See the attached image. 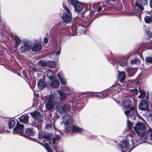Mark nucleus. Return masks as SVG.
<instances>
[{"mask_svg": "<svg viewBox=\"0 0 152 152\" xmlns=\"http://www.w3.org/2000/svg\"><path fill=\"white\" fill-rule=\"evenodd\" d=\"M72 5L75 8V11L79 13L84 14L87 10L84 8L83 4L76 0H71Z\"/></svg>", "mask_w": 152, "mask_h": 152, "instance_id": "obj_1", "label": "nucleus"}, {"mask_svg": "<svg viewBox=\"0 0 152 152\" xmlns=\"http://www.w3.org/2000/svg\"><path fill=\"white\" fill-rule=\"evenodd\" d=\"M63 8L66 10L68 14L64 13L62 16V18L66 23H69L72 20V15L69 9L63 5Z\"/></svg>", "mask_w": 152, "mask_h": 152, "instance_id": "obj_2", "label": "nucleus"}, {"mask_svg": "<svg viewBox=\"0 0 152 152\" xmlns=\"http://www.w3.org/2000/svg\"><path fill=\"white\" fill-rule=\"evenodd\" d=\"M130 142L131 143H129V145L127 144L126 142L124 141H122L120 142L119 144L121 147L122 148H126V151H124V150L122 152H125L126 151L130 150L129 152L132 149L133 145V139L132 138L131 139Z\"/></svg>", "mask_w": 152, "mask_h": 152, "instance_id": "obj_3", "label": "nucleus"}, {"mask_svg": "<svg viewBox=\"0 0 152 152\" xmlns=\"http://www.w3.org/2000/svg\"><path fill=\"white\" fill-rule=\"evenodd\" d=\"M54 97L51 96L50 98L46 99L45 102L46 108L49 110H52L55 106L54 103L53 101Z\"/></svg>", "mask_w": 152, "mask_h": 152, "instance_id": "obj_4", "label": "nucleus"}, {"mask_svg": "<svg viewBox=\"0 0 152 152\" xmlns=\"http://www.w3.org/2000/svg\"><path fill=\"white\" fill-rule=\"evenodd\" d=\"M145 128V124L142 123L138 122L136 124L133 126V129L135 132L139 135V133L144 130Z\"/></svg>", "mask_w": 152, "mask_h": 152, "instance_id": "obj_5", "label": "nucleus"}, {"mask_svg": "<svg viewBox=\"0 0 152 152\" xmlns=\"http://www.w3.org/2000/svg\"><path fill=\"white\" fill-rule=\"evenodd\" d=\"M126 115L132 119L134 120L136 118V115L137 114L136 110L134 107H132L130 110L125 111Z\"/></svg>", "mask_w": 152, "mask_h": 152, "instance_id": "obj_6", "label": "nucleus"}, {"mask_svg": "<svg viewBox=\"0 0 152 152\" xmlns=\"http://www.w3.org/2000/svg\"><path fill=\"white\" fill-rule=\"evenodd\" d=\"M32 44L31 43L25 42H23V44L21 46L20 50L22 52H23L27 50H29L31 49Z\"/></svg>", "mask_w": 152, "mask_h": 152, "instance_id": "obj_7", "label": "nucleus"}, {"mask_svg": "<svg viewBox=\"0 0 152 152\" xmlns=\"http://www.w3.org/2000/svg\"><path fill=\"white\" fill-rule=\"evenodd\" d=\"M57 108L59 112L63 114H66L68 110V108L67 104H62L57 107Z\"/></svg>", "mask_w": 152, "mask_h": 152, "instance_id": "obj_8", "label": "nucleus"}, {"mask_svg": "<svg viewBox=\"0 0 152 152\" xmlns=\"http://www.w3.org/2000/svg\"><path fill=\"white\" fill-rule=\"evenodd\" d=\"M24 125L20 124H17L14 128L13 132L15 134H20V135L23 133Z\"/></svg>", "mask_w": 152, "mask_h": 152, "instance_id": "obj_9", "label": "nucleus"}, {"mask_svg": "<svg viewBox=\"0 0 152 152\" xmlns=\"http://www.w3.org/2000/svg\"><path fill=\"white\" fill-rule=\"evenodd\" d=\"M71 90L70 88H68L66 87L64 88V91L66 92V93L63 92L61 90H58L57 92L60 95V99L62 100L67 96V94H69L71 93Z\"/></svg>", "mask_w": 152, "mask_h": 152, "instance_id": "obj_10", "label": "nucleus"}, {"mask_svg": "<svg viewBox=\"0 0 152 152\" xmlns=\"http://www.w3.org/2000/svg\"><path fill=\"white\" fill-rule=\"evenodd\" d=\"M62 120L64 124L65 125H68L72 122V120L71 116L68 114H66L63 116Z\"/></svg>", "mask_w": 152, "mask_h": 152, "instance_id": "obj_11", "label": "nucleus"}, {"mask_svg": "<svg viewBox=\"0 0 152 152\" xmlns=\"http://www.w3.org/2000/svg\"><path fill=\"white\" fill-rule=\"evenodd\" d=\"M139 108L142 110H145L148 107V104L147 102L145 100H142L140 102L139 105Z\"/></svg>", "mask_w": 152, "mask_h": 152, "instance_id": "obj_12", "label": "nucleus"}, {"mask_svg": "<svg viewBox=\"0 0 152 152\" xmlns=\"http://www.w3.org/2000/svg\"><path fill=\"white\" fill-rule=\"evenodd\" d=\"M42 48V46L41 44L39 43H36L32 47V46H31V49L34 52H37L41 50Z\"/></svg>", "mask_w": 152, "mask_h": 152, "instance_id": "obj_13", "label": "nucleus"}, {"mask_svg": "<svg viewBox=\"0 0 152 152\" xmlns=\"http://www.w3.org/2000/svg\"><path fill=\"white\" fill-rule=\"evenodd\" d=\"M29 117L27 115H23L19 118V119L21 122L25 124L28 123Z\"/></svg>", "mask_w": 152, "mask_h": 152, "instance_id": "obj_14", "label": "nucleus"}, {"mask_svg": "<svg viewBox=\"0 0 152 152\" xmlns=\"http://www.w3.org/2000/svg\"><path fill=\"white\" fill-rule=\"evenodd\" d=\"M110 1V0H107L106 1L103 2V6L99 7L97 9V11L99 12L101 11H105V7L106 6L107 4H109V2Z\"/></svg>", "mask_w": 152, "mask_h": 152, "instance_id": "obj_15", "label": "nucleus"}, {"mask_svg": "<svg viewBox=\"0 0 152 152\" xmlns=\"http://www.w3.org/2000/svg\"><path fill=\"white\" fill-rule=\"evenodd\" d=\"M122 105L123 107L128 108L131 106L132 103L130 99H126L123 101Z\"/></svg>", "mask_w": 152, "mask_h": 152, "instance_id": "obj_16", "label": "nucleus"}, {"mask_svg": "<svg viewBox=\"0 0 152 152\" xmlns=\"http://www.w3.org/2000/svg\"><path fill=\"white\" fill-rule=\"evenodd\" d=\"M126 77V73L124 72H118V78L121 83L123 82L125 79Z\"/></svg>", "mask_w": 152, "mask_h": 152, "instance_id": "obj_17", "label": "nucleus"}, {"mask_svg": "<svg viewBox=\"0 0 152 152\" xmlns=\"http://www.w3.org/2000/svg\"><path fill=\"white\" fill-rule=\"evenodd\" d=\"M57 75L60 79L61 84L62 85H66L67 82L66 80L63 77L62 74L61 73H58Z\"/></svg>", "mask_w": 152, "mask_h": 152, "instance_id": "obj_18", "label": "nucleus"}, {"mask_svg": "<svg viewBox=\"0 0 152 152\" xmlns=\"http://www.w3.org/2000/svg\"><path fill=\"white\" fill-rule=\"evenodd\" d=\"M71 129L73 132L78 133H81L83 130V129L75 126H73Z\"/></svg>", "mask_w": 152, "mask_h": 152, "instance_id": "obj_19", "label": "nucleus"}, {"mask_svg": "<svg viewBox=\"0 0 152 152\" xmlns=\"http://www.w3.org/2000/svg\"><path fill=\"white\" fill-rule=\"evenodd\" d=\"M51 86L53 88H58L60 85V83L57 80H54L50 83Z\"/></svg>", "mask_w": 152, "mask_h": 152, "instance_id": "obj_20", "label": "nucleus"}, {"mask_svg": "<svg viewBox=\"0 0 152 152\" xmlns=\"http://www.w3.org/2000/svg\"><path fill=\"white\" fill-rule=\"evenodd\" d=\"M25 134L28 137H30L34 135V133L32 129H28L26 131Z\"/></svg>", "mask_w": 152, "mask_h": 152, "instance_id": "obj_21", "label": "nucleus"}, {"mask_svg": "<svg viewBox=\"0 0 152 152\" xmlns=\"http://www.w3.org/2000/svg\"><path fill=\"white\" fill-rule=\"evenodd\" d=\"M48 77L50 80H52L55 77V75L51 71H49L47 73Z\"/></svg>", "mask_w": 152, "mask_h": 152, "instance_id": "obj_22", "label": "nucleus"}, {"mask_svg": "<svg viewBox=\"0 0 152 152\" xmlns=\"http://www.w3.org/2000/svg\"><path fill=\"white\" fill-rule=\"evenodd\" d=\"M31 114L35 119H37L38 118H39L40 115V113L36 111H34L31 113Z\"/></svg>", "mask_w": 152, "mask_h": 152, "instance_id": "obj_23", "label": "nucleus"}, {"mask_svg": "<svg viewBox=\"0 0 152 152\" xmlns=\"http://www.w3.org/2000/svg\"><path fill=\"white\" fill-rule=\"evenodd\" d=\"M135 4L136 7H137V9H138V12H141L143 10V7L140 5V4L137 2H136Z\"/></svg>", "mask_w": 152, "mask_h": 152, "instance_id": "obj_24", "label": "nucleus"}, {"mask_svg": "<svg viewBox=\"0 0 152 152\" xmlns=\"http://www.w3.org/2000/svg\"><path fill=\"white\" fill-rule=\"evenodd\" d=\"M15 124V121L14 120L10 121L8 122V127L10 129L12 128Z\"/></svg>", "mask_w": 152, "mask_h": 152, "instance_id": "obj_25", "label": "nucleus"}, {"mask_svg": "<svg viewBox=\"0 0 152 152\" xmlns=\"http://www.w3.org/2000/svg\"><path fill=\"white\" fill-rule=\"evenodd\" d=\"M37 85L39 88L42 89L45 86V84L42 80H40L38 83Z\"/></svg>", "mask_w": 152, "mask_h": 152, "instance_id": "obj_26", "label": "nucleus"}, {"mask_svg": "<svg viewBox=\"0 0 152 152\" xmlns=\"http://www.w3.org/2000/svg\"><path fill=\"white\" fill-rule=\"evenodd\" d=\"M140 95L138 96V98H143L145 97L146 95L145 92L144 91L142 90H140Z\"/></svg>", "mask_w": 152, "mask_h": 152, "instance_id": "obj_27", "label": "nucleus"}, {"mask_svg": "<svg viewBox=\"0 0 152 152\" xmlns=\"http://www.w3.org/2000/svg\"><path fill=\"white\" fill-rule=\"evenodd\" d=\"M61 139L60 136L59 135H56L53 138V143L55 144L56 143V141L60 140Z\"/></svg>", "mask_w": 152, "mask_h": 152, "instance_id": "obj_28", "label": "nucleus"}, {"mask_svg": "<svg viewBox=\"0 0 152 152\" xmlns=\"http://www.w3.org/2000/svg\"><path fill=\"white\" fill-rule=\"evenodd\" d=\"M15 39L16 45L18 46L21 42V40L18 36H16L15 37Z\"/></svg>", "mask_w": 152, "mask_h": 152, "instance_id": "obj_29", "label": "nucleus"}, {"mask_svg": "<svg viewBox=\"0 0 152 152\" xmlns=\"http://www.w3.org/2000/svg\"><path fill=\"white\" fill-rule=\"evenodd\" d=\"M78 29L81 31V32L82 34L85 33L86 31V28L83 27L82 25H81L79 26Z\"/></svg>", "mask_w": 152, "mask_h": 152, "instance_id": "obj_30", "label": "nucleus"}, {"mask_svg": "<svg viewBox=\"0 0 152 152\" xmlns=\"http://www.w3.org/2000/svg\"><path fill=\"white\" fill-rule=\"evenodd\" d=\"M130 62L132 64H138L140 63V61L138 59H135L134 60H132Z\"/></svg>", "mask_w": 152, "mask_h": 152, "instance_id": "obj_31", "label": "nucleus"}, {"mask_svg": "<svg viewBox=\"0 0 152 152\" xmlns=\"http://www.w3.org/2000/svg\"><path fill=\"white\" fill-rule=\"evenodd\" d=\"M145 20L147 23H149L151 22L152 19L151 17L149 16H146L145 17Z\"/></svg>", "mask_w": 152, "mask_h": 152, "instance_id": "obj_32", "label": "nucleus"}, {"mask_svg": "<svg viewBox=\"0 0 152 152\" xmlns=\"http://www.w3.org/2000/svg\"><path fill=\"white\" fill-rule=\"evenodd\" d=\"M43 146H44L45 148L48 152H53L48 145L47 143H45L44 145H43Z\"/></svg>", "mask_w": 152, "mask_h": 152, "instance_id": "obj_33", "label": "nucleus"}, {"mask_svg": "<svg viewBox=\"0 0 152 152\" xmlns=\"http://www.w3.org/2000/svg\"><path fill=\"white\" fill-rule=\"evenodd\" d=\"M119 64L122 66H125L126 64V59H124L121 61H120L119 62Z\"/></svg>", "mask_w": 152, "mask_h": 152, "instance_id": "obj_34", "label": "nucleus"}, {"mask_svg": "<svg viewBox=\"0 0 152 152\" xmlns=\"http://www.w3.org/2000/svg\"><path fill=\"white\" fill-rule=\"evenodd\" d=\"M145 61L146 62L152 63V57H147L145 58Z\"/></svg>", "mask_w": 152, "mask_h": 152, "instance_id": "obj_35", "label": "nucleus"}, {"mask_svg": "<svg viewBox=\"0 0 152 152\" xmlns=\"http://www.w3.org/2000/svg\"><path fill=\"white\" fill-rule=\"evenodd\" d=\"M53 148L55 150L56 152H63L62 149L58 147L54 146Z\"/></svg>", "mask_w": 152, "mask_h": 152, "instance_id": "obj_36", "label": "nucleus"}, {"mask_svg": "<svg viewBox=\"0 0 152 152\" xmlns=\"http://www.w3.org/2000/svg\"><path fill=\"white\" fill-rule=\"evenodd\" d=\"M146 27H145V28H144V30L146 32L147 34L148 35V36L149 37H152V34L150 31H148L147 29L145 28Z\"/></svg>", "mask_w": 152, "mask_h": 152, "instance_id": "obj_37", "label": "nucleus"}, {"mask_svg": "<svg viewBox=\"0 0 152 152\" xmlns=\"http://www.w3.org/2000/svg\"><path fill=\"white\" fill-rule=\"evenodd\" d=\"M127 124L128 128L129 129H132V126L133 125L132 123L130 122L129 120L127 121Z\"/></svg>", "mask_w": 152, "mask_h": 152, "instance_id": "obj_38", "label": "nucleus"}, {"mask_svg": "<svg viewBox=\"0 0 152 152\" xmlns=\"http://www.w3.org/2000/svg\"><path fill=\"white\" fill-rule=\"evenodd\" d=\"M148 133L150 135V137L151 140H152V129H149L148 132Z\"/></svg>", "mask_w": 152, "mask_h": 152, "instance_id": "obj_39", "label": "nucleus"}, {"mask_svg": "<svg viewBox=\"0 0 152 152\" xmlns=\"http://www.w3.org/2000/svg\"><path fill=\"white\" fill-rule=\"evenodd\" d=\"M148 0H140V1L142 4L145 5L147 4Z\"/></svg>", "mask_w": 152, "mask_h": 152, "instance_id": "obj_40", "label": "nucleus"}, {"mask_svg": "<svg viewBox=\"0 0 152 152\" xmlns=\"http://www.w3.org/2000/svg\"><path fill=\"white\" fill-rule=\"evenodd\" d=\"M52 137V134H48L44 136V137L48 140L51 139Z\"/></svg>", "mask_w": 152, "mask_h": 152, "instance_id": "obj_41", "label": "nucleus"}, {"mask_svg": "<svg viewBox=\"0 0 152 152\" xmlns=\"http://www.w3.org/2000/svg\"><path fill=\"white\" fill-rule=\"evenodd\" d=\"M39 63L41 65L43 66H45L46 65V63L44 61H40Z\"/></svg>", "mask_w": 152, "mask_h": 152, "instance_id": "obj_42", "label": "nucleus"}, {"mask_svg": "<svg viewBox=\"0 0 152 152\" xmlns=\"http://www.w3.org/2000/svg\"><path fill=\"white\" fill-rule=\"evenodd\" d=\"M132 91L134 93V94H137V93H138V90L137 89H132Z\"/></svg>", "mask_w": 152, "mask_h": 152, "instance_id": "obj_43", "label": "nucleus"}, {"mask_svg": "<svg viewBox=\"0 0 152 152\" xmlns=\"http://www.w3.org/2000/svg\"><path fill=\"white\" fill-rule=\"evenodd\" d=\"M56 64L54 62H52V65H50V67L52 68L54 67L55 66Z\"/></svg>", "mask_w": 152, "mask_h": 152, "instance_id": "obj_44", "label": "nucleus"}, {"mask_svg": "<svg viewBox=\"0 0 152 152\" xmlns=\"http://www.w3.org/2000/svg\"><path fill=\"white\" fill-rule=\"evenodd\" d=\"M44 42L45 43H47L48 42V39L46 37H45L44 39Z\"/></svg>", "mask_w": 152, "mask_h": 152, "instance_id": "obj_45", "label": "nucleus"}, {"mask_svg": "<svg viewBox=\"0 0 152 152\" xmlns=\"http://www.w3.org/2000/svg\"><path fill=\"white\" fill-rule=\"evenodd\" d=\"M148 118L149 119H150L152 121V113L150 114Z\"/></svg>", "mask_w": 152, "mask_h": 152, "instance_id": "obj_46", "label": "nucleus"}, {"mask_svg": "<svg viewBox=\"0 0 152 152\" xmlns=\"http://www.w3.org/2000/svg\"><path fill=\"white\" fill-rule=\"evenodd\" d=\"M60 50H58L57 52L56 53V54L57 55H59L60 54Z\"/></svg>", "mask_w": 152, "mask_h": 152, "instance_id": "obj_47", "label": "nucleus"}, {"mask_svg": "<svg viewBox=\"0 0 152 152\" xmlns=\"http://www.w3.org/2000/svg\"><path fill=\"white\" fill-rule=\"evenodd\" d=\"M150 5L152 9V0H151L150 1Z\"/></svg>", "mask_w": 152, "mask_h": 152, "instance_id": "obj_48", "label": "nucleus"}, {"mask_svg": "<svg viewBox=\"0 0 152 152\" xmlns=\"http://www.w3.org/2000/svg\"><path fill=\"white\" fill-rule=\"evenodd\" d=\"M32 70L34 71H36L37 70V69L35 68H32Z\"/></svg>", "mask_w": 152, "mask_h": 152, "instance_id": "obj_49", "label": "nucleus"}, {"mask_svg": "<svg viewBox=\"0 0 152 152\" xmlns=\"http://www.w3.org/2000/svg\"><path fill=\"white\" fill-rule=\"evenodd\" d=\"M133 15H136L137 16H139L140 15V14L139 13V14H138L137 15L135 13H134L133 14Z\"/></svg>", "mask_w": 152, "mask_h": 152, "instance_id": "obj_50", "label": "nucleus"}, {"mask_svg": "<svg viewBox=\"0 0 152 152\" xmlns=\"http://www.w3.org/2000/svg\"><path fill=\"white\" fill-rule=\"evenodd\" d=\"M65 129H66V131L67 132H70V131L68 130V128H66Z\"/></svg>", "mask_w": 152, "mask_h": 152, "instance_id": "obj_51", "label": "nucleus"}, {"mask_svg": "<svg viewBox=\"0 0 152 152\" xmlns=\"http://www.w3.org/2000/svg\"><path fill=\"white\" fill-rule=\"evenodd\" d=\"M50 126V125H49V124H48V125H47V128H49V126Z\"/></svg>", "mask_w": 152, "mask_h": 152, "instance_id": "obj_52", "label": "nucleus"}, {"mask_svg": "<svg viewBox=\"0 0 152 152\" xmlns=\"http://www.w3.org/2000/svg\"><path fill=\"white\" fill-rule=\"evenodd\" d=\"M151 17H152V12H151Z\"/></svg>", "mask_w": 152, "mask_h": 152, "instance_id": "obj_53", "label": "nucleus"}, {"mask_svg": "<svg viewBox=\"0 0 152 152\" xmlns=\"http://www.w3.org/2000/svg\"><path fill=\"white\" fill-rule=\"evenodd\" d=\"M112 1L113 2H115V0H112Z\"/></svg>", "mask_w": 152, "mask_h": 152, "instance_id": "obj_54", "label": "nucleus"}, {"mask_svg": "<svg viewBox=\"0 0 152 152\" xmlns=\"http://www.w3.org/2000/svg\"><path fill=\"white\" fill-rule=\"evenodd\" d=\"M146 98H147V99H148L147 97H146Z\"/></svg>", "mask_w": 152, "mask_h": 152, "instance_id": "obj_55", "label": "nucleus"}]
</instances>
